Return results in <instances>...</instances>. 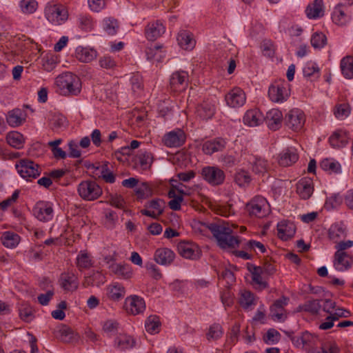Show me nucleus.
<instances>
[{
	"mask_svg": "<svg viewBox=\"0 0 353 353\" xmlns=\"http://www.w3.org/2000/svg\"><path fill=\"white\" fill-rule=\"evenodd\" d=\"M208 228L221 248H235L239 246L240 241L236 236L232 234V230L228 223H210Z\"/></svg>",
	"mask_w": 353,
	"mask_h": 353,
	"instance_id": "nucleus-1",
	"label": "nucleus"
},
{
	"mask_svg": "<svg viewBox=\"0 0 353 353\" xmlns=\"http://www.w3.org/2000/svg\"><path fill=\"white\" fill-rule=\"evenodd\" d=\"M56 84L61 90L72 95H77L81 92V80L72 72H65L59 75L56 78Z\"/></svg>",
	"mask_w": 353,
	"mask_h": 353,
	"instance_id": "nucleus-2",
	"label": "nucleus"
},
{
	"mask_svg": "<svg viewBox=\"0 0 353 353\" xmlns=\"http://www.w3.org/2000/svg\"><path fill=\"white\" fill-rule=\"evenodd\" d=\"M15 168L21 177L27 181H32L39 177L41 173L40 165L29 159L17 161Z\"/></svg>",
	"mask_w": 353,
	"mask_h": 353,
	"instance_id": "nucleus-3",
	"label": "nucleus"
},
{
	"mask_svg": "<svg viewBox=\"0 0 353 353\" xmlns=\"http://www.w3.org/2000/svg\"><path fill=\"white\" fill-rule=\"evenodd\" d=\"M79 196L86 201H94L102 194V189L94 181H81L77 188Z\"/></svg>",
	"mask_w": 353,
	"mask_h": 353,
	"instance_id": "nucleus-4",
	"label": "nucleus"
},
{
	"mask_svg": "<svg viewBox=\"0 0 353 353\" xmlns=\"http://www.w3.org/2000/svg\"><path fill=\"white\" fill-rule=\"evenodd\" d=\"M45 16L50 22L61 24L68 19V12L63 6L48 4L45 8Z\"/></svg>",
	"mask_w": 353,
	"mask_h": 353,
	"instance_id": "nucleus-5",
	"label": "nucleus"
},
{
	"mask_svg": "<svg viewBox=\"0 0 353 353\" xmlns=\"http://www.w3.org/2000/svg\"><path fill=\"white\" fill-rule=\"evenodd\" d=\"M268 207V201L263 196H256L246 204L245 209L250 216L261 218L266 215Z\"/></svg>",
	"mask_w": 353,
	"mask_h": 353,
	"instance_id": "nucleus-6",
	"label": "nucleus"
},
{
	"mask_svg": "<svg viewBox=\"0 0 353 353\" xmlns=\"http://www.w3.org/2000/svg\"><path fill=\"white\" fill-rule=\"evenodd\" d=\"M203 178L212 185H219L225 180L224 172L217 167L207 166L202 169Z\"/></svg>",
	"mask_w": 353,
	"mask_h": 353,
	"instance_id": "nucleus-7",
	"label": "nucleus"
},
{
	"mask_svg": "<svg viewBox=\"0 0 353 353\" xmlns=\"http://www.w3.org/2000/svg\"><path fill=\"white\" fill-rule=\"evenodd\" d=\"M286 85L287 83L284 80L272 83L268 90V96L270 100L276 103L286 101L289 96Z\"/></svg>",
	"mask_w": 353,
	"mask_h": 353,
	"instance_id": "nucleus-8",
	"label": "nucleus"
},
{
	"mask_svg": "<svg viewBox=\"0 0 353 353\" xmlns=\"http://www.w3.org/2000/svg\"><path fill=\"white\" fill-rule=\"evenodd\" d=\"M285 125L294 131L301 130L305 122V116L299 109L291 110L285 117Z\"/></svg>",
	"mask_w": 353,
	"mask_h": 353,
	"instance_id": "nucleus-9",
	"label": "nucleus"
},
{
	"mask_svg": "<svg viewBox=\"0 0 353 353\" xmlns=\"http://www.w3.org/2000/svg\"><path fill=\"white\" fill-rule=\"evenodd\" d=\"M55 336L64 343H76L79 341V334L65 324L59 325L54 331Z\"/></svg>",
	"mask_w": 353,
	"mask_h": 353,
	"instance_id": "nucleus-10",
	"label": "nucleus"
},
{
	"mask_svg": "<svg viewBox=\"0 0 353 353\" xmlns=\"http://www.w3.org/2000/svg\"><path fill=\"white\" fill-rule=\"evenodd\" d=\"M186 135L183 130L177 128L166 133L163 137V143L169 148H179L184 144Z\"/></svg>",
	"mask_w": 353,
	"mask_h": 353,
	"instance_id": "nucleus-11",
	"label": "nucleus"
},
{
	"mask_svg": "<svg viewBox=\"0 0 353 353\" xmlns=\"http://www.w3.org/2000/svg\"><path fill=\"white\" fill-rule=\"evenodd\" d=\"M32 211L34 216L41 221L48 222L53 218V208L52 204L48 201H38Z\"/></svg>",
	"mask_w": 353,
	"mask_h": 353,
	"instance_id": "nucleus-12",
	"label": "nucleus"
},
{
	"mask_svg": "<svg viewBox=\"0 0 353 353\" xmlns=\"http://www.w3.org/2000/svg\"><path fill=\"white\" fill-rule=\"evenodd\" d=\"M225 100L228 106L235 108L241 107L245 104L246 97L242 89L236 87L225 95Z\"/></svg>",
	"mask_w": 353,
	"mask_h": 353,
	"instance_id": "nucleus-13",
	"label": "nucleus"
},
{
	"mask_svg": "<svg viewBox=\"0 0 353 353\" xmlns=\"http://www.w3.org/2000/svg\"><path fill=\"white\" fill-rule=\"evenodd\" d=\"M179 254L185 259L196 260L200 258L201 250L199 247L190 242H181L177 246Z\"/></svg>",
	"mask_w": 353,
	"mask_h": 353,
	"instance_id": "nucleus-14",
	"label": "nucleus"
},
{
	"mask_svg": "<svg viewBox=\"0 0 353 353\" xmlns=\"http://www.w3.org/2000/svg\"><path fill=\"white\" fill-rule=\"evenodd\" d=\"M125 308L128 314H139L142 313L145 308V301L137 295L130 296L125 299Z\"/></svg>",
	"mask_w": 353,
	"mask_h": 353,
	"instance_id": "nucleus-15",
	"label": "nucleus"
},
{
	"mask_svg": "<svg viewBox=\"0 0 353 353\" xmlns=\"http://www.w3.org/2000/svg\"><path fill=\"white\" fill-rule=\"evenodd\" d=\"M60 287L66 292H74L79 287V279L73 272H66L60 274L59 279Z\"/></svg>",
	"mask_w": 353,
	"mask_h": 353,
	"instance_id": "nucleus-16",
	"label": "nucleus"
},
{
	"mask_svg": "<svg viewBox=\"0 0 353 353\" xmlns=\"http://www.w3.org/2000/svg\"><path fill=\"white\" fill-rule=\"evenodd\" d=\"M251 170L256 175L264 176L270 170V165L268 161L259 156H254L249 159Z\"/></svg>",
	"mask_w": 353,
	"mask_h": 353,
	"instance_id": "nucleus-17",
	"label": "nucleus"
},
{
	"mask_svg": "<svg viewBox=\"0 0 353 353\" xmlns=\"http://www.w3.org/2000/svg\"><path fill=\"white\" fill-rule=\"evenodd\" d=\"M334 267L340 272L349 270L353 264V258L347 252H336L334 255Z\"/></svg>",
	"mask_w": 353,
	"mask_h": 353,
	"instance_id": "nucleus-18",
	"label": "nucleus"
},
{
	"mask_svg": "<svg viewBox=\"0 0 353 353\" xmlns=\"http://www.w3.org/2000/svg\"><path fill=\"white\" fill-rule=\"evenodd\" d=\"M288 299L283 296L274 301L270 307V314L274 321H284L287 317L284 306L287 305Z\"/></svg>",
	"mask_w": 353,
	"mask_h": 353,
	"instance_id": "nucleus-19",
	"label": "nucleus"
},
{
	"mask_svg": "<svg viewBox=\"0 0 353 353\" xmlns=\"http://www.w3.org/2000/svg\"><path fill=\"white\" fill-rule=\"evenodd\" d=\"M282 121L283 114L279 109L276 108L269 110L263 119L268 128L272 130H278L281 125Z\"/></svg>",
	"mask_w": 353,
	"mask_h": 353,
	"instance_id": "nucleus-20",
	"label": "nucleus"
},
{
	"mask_svg": "<svg viewBox=\"0 0 353 353\" xmlns=\"http://www.w3.org/2000/svg\"><path fill=\"white\" fill-rule=\"evenodd\" d=\"M132 161L134 168L147 170L151 168L153 157L150 152H141L133 157Z\"/></svg>",
	"mask_w": 353,
	"mask_h": 353,
	"instance_id": "nucleus-21",
	"label": "nucleus"
},
{
	"mask_svg": "<svg viewBox=\"0 0 353 353\" xmlns=\"http://www.w3.org/2000/svg\"><path fill=\"white\" fill-rule=\"evenodd\" d=\"M175 259L174 252L167 248H158L154 255V261L162 265H170Z\"/></svg>",
	"mask_w": 353,
	"mask_h": 353,
	"instance_id": "nucleus-22",
	"label": "nucleus"
},
{
	"mask_svg": "<svg viewBox=\"0 0 353 353\" xmlns=\"http://www.w3.org/2000/svg\"><path fill=\"white\" fill-rule=\"evenodd\" d=\"M188 72L183 70L174 72L170 78V86L174 91L184 90L188 85Z\"/></svg>",
	"mask_w": 353,
	"mask_h": 353,
	"instance_id": "nucleus-23",
	"label": "nucleus"
},
{
	"mask_svg": "<svg viewBox=\"0 0 353 353\" xmlns=\"http://www.w3.org/2000/svg\"><path fill=\"white\" fill-rule=\"evenodd\" d=\"M278 236L283 241L292 238L296 232L295 225L289 221H282L277 225Z\"/></svg>",
	"mask_w": 353,
	"mask_h": 353,
	"instance_id": "nucleus-24",
	"label": "nucleus"
},
{
	"mask_svg": "<svg viewBox=\"0 0 353 353\" xmlns=\"http://www.w3.org/2000/svg\"><path fill=\"white\" fill-rule=\"evenodd\" d=\"M248 270L252 274V283L255 285L256 288L263 290L268 288V283L263 281L261 276L263 274L262 267L248 264Z\"/></svg>",
	"mask_w": 353,
	"mask_h": 353,
	"instance_id": "nucleus-25",
	"label": "nucleus"
},
{
	"mask_svg": "<svg viewBox=\"0 0 353 353\" xmlns=\"http://www.w3.org/2000/svg\"><path fill=\"white\" fill-rule=\"evenodd\" d=\"M215 113V105L209 100H204L196 108V114L203 120L211 119Z\"/></svg>",
	"mask_w": 353,
	"mask_h": 353,
	"instance_id": "nucleus-26",
	"label": "nucleus"
},
{
	"mask_svg": "<svg viewBox=\"0 0 353 353\" xmlns=\"http://www.w3.org/2000/svg\"><path fill=\"white\" fill-rule=\"evenodd\" d=\"M314 191L313 181L310 178L301 179L296 184V192L303 199H308Z\"/></svg>",
	"mask_w": 353,
	"mask_h": 353,
	"instance_id": "nucleus-27",
	"label": "nucleus"
},
{
	"mask_svg": "<svg viewBox=\"0 0 353 353\" xmlns=\"http://www.w3.org/2000/svg\"><path fill=\"white\" fill-rule=\"evenodd\" d=\"M225 145L226 142L223 139L217 138L205 141L202 145V150L205 154L211 155L214 152L223 150Z\"/></svg>",
	"mask_w": 353,
	"mask_h": 353,
	"instance_id": "nucleus-28",
	"label": "nucleus"
},
{
	"mask_svg": "<svg viewBox=\"0 0 353 353\" xmlns=\"http://www.w3.org/2000/svg\"><path fill=\"white\" fill-rule=\"evenodd\" d=\"M264 116L258 109L248 110L243 118V123L250 127L257 126L263 122Z\"/></svg>",
	"mask_w": 353,
	"mask_h": 353,
	"instance_id": "nucleus-29",
	"label": "nucleus"
},
{
	"mask_svg": "<svg viewBox=\"0 0 353 353\" xmlns=\"http://www.w3.org/2000/svg\"><path fill=\"white\" fill-rule=\"evenodd\" d=\"M178 44L184 50H192L196 45L193 34L188 30H181L177 35Z\"/></svg>",
	"mask_w": 353,
	"mask_h": 353,
	"instance_id": "nucleus-30",
	"label": "nucleus"
},
{
	"mask_svg": "<svg viewBox=\"0 0 353 353\" xmlns=\"http://www.w3.org/2000/svg\"><path fill=\"white\" fill-rule=\"evenodd\" d=\"M299 159V154L296 149L288 148L284 150L281 154L279 159L280 165L287 167L290 166L296 163Z\"/></svg>",
	"mask_w": 353,
	"mask_h": 353,
	"instance_id": "nucleus-31",
	"label": "nucleus"
},
{
	"mask_svg": "<svg viewBox=\"0 0 353 353\" xmlns=\"http://www.w3.org/2000/svg\"><path fill=\"white\" fill-rule=\"evenodd\" d=\"M164 32L165 27L159 21L149 23L145 28V36L150 41L156 40Z\"/></svg>",
	"mask_w": 353,
	"mask_h": 353,
	"instance_id": "nucleus-32",
	"label": "nucleus"
},
{
	"mask_svg": "<svg viewBox=\"0 0 353 353\" xmlns=\"http://www.w3.org/2000/svg\"><path fill=\"white\" fill-rule=\"evenodd\" d=\"M135 345V339L125 334H120L114 339V347L121 351L132 348Z\"/></svg>",
	"mask_w": 353,
	"mask_h": 353,
	"instance_id": "nucleus-33",
	"label": "nucleus"
},
{
	"mask_svg": "<svg viewBox=\"0 0 353 353\" xmlns=\"http://www.w3.org/2000/svg\"><path fill=\"white\" fill-rule=\"evenodd\" d=\"M76 58L83 63H88L96 59L97 52L93 48L79 46L75 50Z\"/></svg>",
	"mask_w": 353,
	"mask_h": 353,
	"instance_id": "nucleus-34",
	"label": "nucleus"
},
{
	"mask_svg": "<svg viewBox=\"0 0 353 353\" xmlns=\"http://www.w3.org/2000/svg\"><path fill=\"white\" fill-rule=\"evenodd\" d=\"M305 13L309 19H317L323 16V0H314L311 4H309L305 10Z\"/></svg>",
	"mask_w": 353,
	"mask_h": 353,
	"instance_id": "nucleus-35",
	"label": "nucleus"
},
{
	"mask_svg": "<svg viewBox=\"0 0 353 353\" xmlns=\"http://www.w3.org/2000/svg\"><path fill=\"white\" fill-rule=\"evenodd\" d=\"M107 294L110 299L119 301L125 295V289L120 283H115L107 288Z\"/></svg>",
	"mask_w": 353,
	"mask_h": 353,
	"instance_id": "nucleus-36",
	"label": "nucleus"
},
{
	"mask_svg": "<svg viewBox=\"0 0 353 353\" xmlns=\"http://www.w3.org/2000/svg\"><path fill=\"white\" fill-rule=\"evenodd\" d=\"M349 136L345 131L337 130L330 137L329 141L333 148H343L348 142Z\"/></svg>",
	"mask_w": 353,
	"mask_h": 353,
	"instance_id": "nucleus-37",
	"label": "nucleus"
},
{
	"mask_svg": "<svg viewBox=\"0 0 353 353\" xmlns=\"http://www.w3.org/2000/svg\"><path fill=\"white\" fill-rule=\"evenodd\" d=\"M347 235L346 228L342 223H335L331 225L328 230V236L330 239L335 243Z\"/></svg>",
	"mask_w": 353,
	"mask_h": 353,
	"instance_id": "nucleus-38",
	"label": "nucleus"
},
{
	"mask_svg": "<svg viewBox=\"0 0 353 353\" xmlns=\"http://www.w3.org/2000/svg\"><path fill=\"white\" fill-rule=\"evenodd\" d=\"M105 282V275L99 271L93 272L90 276H85L83 281L84 287L100 286Z\"/></svg>",
	"mask_w": 353,
	"mask_h": 353,
	"instance_id": "nucleus-39",
	"label": "nucleus"
},
{
	"mask_svg": "<svg viewBox=\"0 0 353 353\" xmlns=\"http://www.w3.org/2000/svg\"><path fill=\"white\" fill-rule=\"evenodd\" d=\"M7 123L11 127H17L25 121L23 112L21 109L16 108L8 112L6 117Z\"/></svg>",
	"mask_w": 353,
	"mask_h": 353,
	"instance_id": "nucleus-40",
	"label": "nucleus"
},
{
	"mask_svg": "<svg viewBox=\"0 0 353 353\" xmlns=\"http://www.w3.org/2000/svg\"><path fill=\"white\" fill-rule=\"evenodd\" d=\"M111 270L115 275L124 279H128L132 275V268L128 264H113Z\"/></svg>",
	"mask_w": 353,
	"mask_h": 353,
	"instance_id": "nucleus-41",
	"label": "nucleus"
},
{
	"mask_svg": "<svg viewBox=\"0 0 353 353\" xmlns=\"http://www.w3.org/2000/svg\"><path fill=\"white\" fill-rule=\"evenodd\" d=\"M77 24L82 31L90 32L94 28V21L90 14H80L77 17Z\"/></svg>",
	"mask_w": 353,
	"mask_h": 353,
	"instance_id": "nucleus-42",
	"label": "nucleus"
},
{
	"mask_svg": "<svg viewBox=\"0 0 353 353\" xmlns=\"http://www.w3.org/2000/svg\"><path fill=\"white\" fill-rule=\"evenodd\" d=\"M340 67L343 75L346 79L353 78V57H343L341 61Z\"/></svg>",
	"mask_w": 353,
	"mask_h": 353,
	"instance_id": "nucleus-43",
	"label": "nucleus"
},
{
	"mask_svg": "<svg viewBox=\"0 0 353 353\" xmlns=\"http://www.w3.org/2000/svg\"><path fill=\"white\" fill-rule=\"evenodd\" d=\"M3 245L8 248H15L20 241V236L13 232H5L1 238Z\"/></svg>",
	"mask_w": 353,
	"mask_h": 353,
	"instance_id": "nucleus-44",
	"label": "nucleus"
},
{
	"mask_svg": "<svg viewBox=\"0 0 353 353\" xmlns=\"http://www.w3.org/2000/svg\"><path fill=\"white\" fill-rule=\"evenodd\" d=\"M8 143L17 149L22 148L24 143L23 136L18 132H11L6 136Z\"/></svg>",
	"mask_w": 353,
	"mask_h": 353,
	"instance_id": "nucleus-45",
	"label": "nucleus"
},
{
	"mask_svg": "<svg viewBox=\"0 0 353 353\" xmlns=\"http://www.w3.org/2000/svg\"><path fill=\"white\" fill-rule=\"evenodd\" d=\"M320 301L319 299L309 300L299 307V311H305L312 314H317L321 307Z\"/></svg>",
	"mask_w": 353,
	"mask_h": 353,
	"instance_id": "nucleus-46",
	"label": "nucleus"
},
{
	"mask_svg": "<svg viewBox=\"0 0 353 353\" xmlns=\"http://www.w3.org/2000/svg\"><path fill=\"white\" fill-rule=\"evenodd\" d=\"M77 266L79 270L88 269L92 266V260L87 252H80L77 258Z\"/></svg>",
	"mask_w": 353,
	"mask_h": 353,
	"instance_id": "nucleus-47",
	"label": "nucleus"
},
{
	"mask_svg": "<svg viewBox=\"0 0 353 353\" xmlns=\"http://www.w3.org/2000/svg\"><path fill=\"white\" fill-rule=\"evenodd\" d=\"M161 323L157 316H150L145 321V327L147 332L152 334L157 333L159 330Z\"/></svg>",
	"mask_w": 353,
	"mask_h": 353,
	"instance_id": "nucleus-48",
	"label": "nucleus"
},
{
	"mask_svg": "<svg viewBox=\"0 0 353 353\" xmlns=\"http://www.w3.org/2000/svg\"><path fill=\"white\" fill-rule=\"evenodd\" d=\"M317 338L312 335L310 333L305 332L301 336V343H302V348L306 351L311 350L316 345Z\"/></svg>",
	"mask_w": 353,
	"mask_h": 353,
	"instance_id": "nucleus-49",
	"label": "nucleus"
},
{
	"mask_svg": "<svg viewBox=\"0 0 353 353\" xmlns=\"http://www.w3.org/2000/svg\"><path fill=\"white\" fill-rule=\"evenodd\" d=\"M161 46H152L151 45L149 47H147L145 49V54L147 57V59L148 60H156L157 61H160V59L162 57L161 55Z\"/></svg>",
	"mask_w": 353,
	"mask_h": 353,
	"instance_id": "nucleus-50",
	"label": "nucleus"
},
{
	"mask_svg": "<svg viewBox=\"0 0 353 353\" xmlns=\"http://www.w3.org/2000/svg\"><path fill=\"white\" fill-rule=\"evenodd\" d=\"M303 75L307 78L316 79L320 77V70L314 63H308L303 68Z\"/></svg>",
	"mask_w": 353,
	"mask_h": 353,
	"instance_id": "nucleus-51",
	"label": "nucleus"
},
{
	"mask_svg": "<svg viewBox=\"0 0 353 353\" xmlns=\"http://www.w3.org/2000/svg\"><path fill=\"white\" fill-rule=\"evenodd\" d=\"M223 334L222 326L219 323H214L212 325L208 333L206 334L207 339L208 341L210 340H217L220 339Z\"/></svg>",
	"mask_w": 353,
	"mask_h": 353,
	"instance_id": "nucleus-52",
	"label": "nucleus"
},
{
	"mask_svg": "<svg viewBox=\"0 0 353 353\" xmlns=\"http://www.w3.org/2000/svg\"><path fill=\"white\" fill-rule=\"evenodd\" d=\"M332 21L337 25L344 26L350 20L349 16H347L343 10L339 8H336L332 17Z\"/></svg>",
	"mask_w": 353,
	"mask_h": 353,
	"instance_id": "nucleus-53",
	"label": "nucleus"
},
{
	"mask_svg": "<svg viewBox=\"0 0 353 353\" xmlns=\"http://www.w3.org/2000/svg\"><path fill=\"white\" fill-rule=\"evenodd\" d=\"M280 333L275 329H269L263 336V341L268 345L277 343L281 339Z\"/></svg>",
	"mask_w": 353,
	"mask_h": 353,
	"instance_id": "nucleus-54",
	"label": "nucleus"
},
{
	"mask_svg": "<svg viewBox=\"0 0 353 353\" xmlns=\"http://www.w3.org/2000/svg\"><path fill=\"white\" fill-rule=\"evenodd\" d=\"M234 181L238 185L245 186L250 183L251 176L247 171L241 170L235 174Z\"/></svg>",
	"mask_w": 353,
	"mask_h": 353,
	"instance_id": "nucleus-55",
	"label": "nucleus"
},
{
	"mask_svg": "<svg viewBox=\"0 0 353 353\" xmlns=\"http://www.w3.org/2000/svg\"><path fill=\"white\" fill-rule=\"evenodd\" d=\"M66 123V118L61 114H54L50 120L49 125L53 130H57L64 127Z\"/></svg>",
	"mask_w": 353,
	"mask_h": 353,
	"instance_id": "nucleus-56",
	"label": "nucleus"
},
{
	"mask_svg": "<svg viewBox=\"0 0 353 353\" xmlns=\"http://www.w3.org/2000/svg\"><path fill=\"white\" fill-rule=\"evenodd\" d=\"M103 28L110 35H114L117 33L119 28V24L116 19L107 18L103 20Z\"/></svg>",
	"mask_w": 353,
	"mask_h": 353,
	"instance_id": "nucleus-57",
	"label": "nucleus"
},
{
	"mask_svg": "<svg viewBox=\"0 0 353 353\" xmlns=\"http://www.w3.org/2000/svg\"><path fill=\"white\" fill-rule=\"evenodd\" d=\"M327 41L326 36L322 32H315L311 38V44L314 48H321Z\"/></svg>",
	"mask_w": 353,
	"mask_h": 353,
	"instance_id": "nucleus-58",
	"label": "nucleus"
},
{
	"mask_svg": "<svg viewBox=\"0 0 353 353\" xmlns=\"http://www.w3.org/2000/svg\"><path fill=\"white\" fill-rule=\"evenodd\" d=\"M108 198L107 203L119 209L124 208L125 202L121 195L110 194Z\"/></svg>",
	"mask_w": 353,
	"mask_h": 353,
	"instance_id": "nucleus-59",
	"label": "nucleus"
},
{
	"mask_svg": "<svg viewBox=\"0 0 353 353\" xmlns=\"http://www.w3.org/2000/svg\"><path fill=\"white\" fill-rule=\"evenodd\" d=\"M239 303L243 308H248L254 303L253 294L250 291H243L239 299Z\"/></svg>",
	"mask_w": 353,
	"mask_h": 353,
	"instance_id": "nucleus-60",
	"label": "nucleus"
},
{
	"mask_svg": "<svg viewBox=\"0 0 353 353\" xmlns=\"http://www.w3.org/2000/svg\"><path fill=\"white\" fill-rule=\"evenodd\" d=\"M19 316L23 321L30 322L34 319L32 308L27 304L22 305L19 309Z\"/></svg>",
	"mask_w": 353,
	"mask_h": 353,
	"instance_id": "nucleus-61",
	"label": "nucleus"
},
{
	"mask_svg": "<svg viewBox=\"0 0 353 353\" xmlns=\"http://www.w3.org/2000/svg\"><path fill=\"white\" fill-rule=\"evenodd\" d=\"M37 6L38 3L35 0H21L20 2L22 12L27 14L34 12L37 8Z\"/></svg>",
	"mask_w": 353,
	"mask_h": 353,
	"instance_id": "nucleus-62",
	"label": "nucleus"
},
{
	"mask_svg": "<svg viewBox=\"0 0 353 353\" xmlns=\"http://www.w3.org/2000/svg\"><path fill=\"white\" fill-rule=\"evenodd\" d=\"M320 167L327 171L338 173L341 170V165L338 162L331 161L328 159L323 160L320 163Z\"/></svg>",
	"mask_w": 353,
	"mask_h": 353,
	"instance_id": "nucleus-63",
	"label": "nucleus"
},
{
	"mask_svg": "<svg viewBox=\"0 0 353 353\" xmlns=\"http://www.w3.org/2000/svg\"><path fill=\"white\" fill-rule=\"evenodd\" d=\"M350 113V106L348 103L339 104L335 108L334 115L338 119L347 117Z\"/></svg>",
	"mask_w": 353,
	"mask_h": 353,
	"instance_id": "nucleus-64",
	"label": "nucleus"
}]
</instances>
